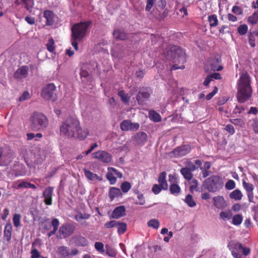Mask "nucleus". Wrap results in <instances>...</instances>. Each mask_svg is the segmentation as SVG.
Returning a JSON list of instances; mask_svg holds the SVG:
<instances>
[{
    "label": "nucleus",
    "instance_id": "53",
    "mask_svg": "<svg viewBox=\"0 0 258 258\" xmlns=\"http://www.w3.org/2000/svg\"><path fill=\"white\" fill-rule=\"evenodd\" d=\"M162 189H163L162 187L159 184H154L152 188L153 192L155 195H157L160 193Z\"/></svg>",
    "mask_w": 258,
    "mask_h": 258
},
{
    "label": "nucleus",
    "instance_id": "60",
    "mask_svg": "<svg viewBox=\"0 0 258 258\" xmlns=\"http://www.w3.org/2000/svg\"><path fill=\"white\" fill-rule=\"evenodd\" d=\"M95 247L98 251L104 252V245L102 242H96L95 243Z\"/></svg>",
    "mask_w": 258,
    "mask_h": 258
},
{
    "label": "nucleus",
    "instance_id": "28",
    "mask_svg": "<svg viewBox=\"0 0 258 258\" xmlns=\"http://www.w3.org/2000/svg\"><path fill=\"white\" fill-rule=\"evenodd\" d=\"M73 238L76 244L78 246H85L88 244L87 240L81 236H76Z\"/></svg>",
    "mask_w": 258,
    "mask_h": 258
},
{
    "label": "nucleus",
    "instance_id": "36",
    "mask_svg": "<svg viewBox=\"0 0 258 258\" xmlns=\"http://www.w3.org/2000/svg\"><path fill=\"white\" fill-rule=\"evenodd\" d=\"M232 215L233 214L230 212V211H222L220 213V218L224 221L230 219Z\"/></svg>",
    "mask_w": 258,
    "mask_h": 258
},
{
    "label": "nucleus",
    "instance_id": "56",
    "mask_svg": "<svg viewBox=\"0 0 258 258\" xmlns=\"http://www.w3.org/2000/svg\"><path fill=\"white\" fill-rule=\"evenodd\" d=\"M218 89L217 87H215L212 92L209 93L206 96V99L207 100H211L213 96L218 92Z\"/></svg>",
    "mask_w": 258,
    "mask_h": 258
},
{
    "label": "nucleus",
    "instance_id": "25",
    "mask_svg": "<svg viewBox=\"0 0 258 258\" xmlns=\"http://www.w3.org/2000/svg\"><path fill=\"white\" fill-rule=\"evenodd\" d=\"M12 226L10 223H7L4 231V238L7 241H9L12 237Z\"/></svg>",
    "mask_w": 258,
    "mask_h": 258
},
{
    "label": "nucleus",
    "instance_id": "20",
    "mask_svg": "<svg viewBox=\"0 0 258 258\" xmlns=\"http://www.w3.org/2000/svg\"><path fill=\"white\" fill-rule=\"evenodd\" d=\"M43 17L46 19V25L51 26L54 23V14L50 10H45L43 12Z\"/></svg>",
    "mask_w": 258,
    "mask_h": 258
},
{
    "label": "nucleus",
    "instance_id": "43",
    "mask_svg": "<svg viewBox=\"0 0 258 258\" xmlns=\"http://www.w3.org/2000/svg\"><path fill=\"white\" fill-rule=\"evenodd\" d=\"M248 43L251 47H254L255 46V35L252 32H249L248 34Z\"/></svg>",
    "mask_w": 258,
    "mask_h": 258
},
{
    "label": "nucleus",
    "instance_id": "26",
    "mask_svg": "<svg viewBox=\"0 0 258 258\" xmlns=\"http://www.w3.org/2000/svg\"><path fill=\"white\" fill-rule=\"evenodd\" d=\"M84 172L85 176L90 180H94L95 179H97L99 181L102 180V178L101 176H99L97 174H94L90 170H88L86 169H84Z\"/></svg>",
    "mask_w": 258,
    "mask_h": 258
},
{
    "label": "nucleus",
    "instance_id": "34",
    "mask_svg": "<svg viewBox=\"0 0 258 258\" xmlns=\"http://www.w3.org/2000/svg\"><path fill=\"white\" fill-rule=\"evenodd\" d=\"M208 21L211 27H214L218 25V20L216 15H212L208 16Z\"/></svg>",
    "mask_w": 258,
    "mask_h": 258
},
{
    "label": "nucleus",
    "instance_id": "63",
    "mask_svg": "<svg viewBox=\"0 0 258 258\" xmlns=\"http://www.w3.org/2000/svg\"><path fill=\"white\" fill-rule=\"evenodd\" d=\"M30 98V94L28 91H25L22 96L19 97V100L23 101L27 100Z\"/></svg>",
    "mask_w": 258,
    "mask_h": 258
},
{
    "label": "nucleus",
    "instance_id": "64",
    "mask_svg": "<svg viewBox=\"0 0 258 258\" xmlns=\"http://www.w3.org/2000/svg\"><path fill=\"white\" fill-rule=\"evenodd\" d=\"M251 126L255 133H258V120L255 118L253 120V122L251 124Z\"/></svg>",
    "mask_w": 258,
    "mask_h": 258
},
{
    "label": "nucleus",
    "instance_id": "16",
    "mask_svg": "<svg viewBox=\"0 0 258 258\" xmlns=\"http://www.w3.org/2000/svg\"><path fill=\"white\" fill-rule=\"evenodd\" d=\"M213 204L218 209H223L227 207L228 204L224 197L221 196L214 197L213 198Z\"/></svg>",
    "mask_w": 258,
    "mask_h": 258
},
{
    "label": "nucleus",
    "instance_id": "24",
    "mask_svg": "<svg viewBox=\"0 0 258 258\" xmlns=\"http://www.w3.org/2000/svg\"><path fill=\"white\" fill-rule=\"evenodd\" d=\"M193 170L187 168L183 167L180 170V172L183 177L187 181H190L193 178Z\"/></svg>",
    "mask_w": 258,
    "mask_h": 258
},
{
    "label": "nucleus",
    "instance_id": "42",
    "mask_svg": "<svg viewBox=\"0 0 258 258\" xmlns=\"http://www.w3.org/2000/svg\"><path fill=\"white\" fill-rule=\"evenodd\" d=\"M242 184L244 188L245 189L246 192H251L254 189V187L252 184L246 182L245 180H242Z\"/></svg>",
    "mask_w": 258,
    "mask_h": 258
},
{
    "label": "nucleus",
    "instance_id": "6",
    "mask_svg": "<svg viewBox=\"0 0 258 258\" xmlns=\"http://www.w3.org/2000/svg\"><path fill=\"white\" fill-rule=\"evenodd\" d=\"M204 183L206 188L211 192H215L222 189L224 185L222 178L218 175H213L207 178Z\"/></svg>",
    "mask_w": 258,
    "mask_h": 258
},
{
    "label": "nucleus",
    "instance_id": "4",
    "mask_svg": "<svg viewBox=\"0 0 258 258\" xmlns=\"http://www.w3.org/2000/svg\"><path fill=\"white\" fill-rule=\"evenodd\" d=\"M167 59L170 60H174V62H178V64H174L172 67V70L184 69V63L186 61V56L184 51L178 46L173 45L170 47L167 51Z\"/></svg>",
    "mask_w": 258,
    "mask_h": 258
},
{
    "label": "nucleus",
    "instance_id": "13",
    "mask_svg": "<svg viewBox=\"0 0 258 258\" xmlns=\"http://www.w3.org/2000/svg\"><path fill=\"white\" fill-rule=\"evenodd\" d=\"M15 158L14 153L9 151L6 153H0V166H5L10 164Z\"/></svg>",
    "mask_w": 258,
    "mask_h": 258
},
{
    "label": "nucleus",
    "instance_id": "2",
    "mask_svg": "<svg viewBox=\"0 0 258 258\" xmlns=\"http://www.w3.org/2000/svg\"><path fill=\"white\" fill-rule=\"evenodd\" d=\"M250 83L249 75L246 71L243 70L237 82L236 97L239 103H244L251 97L252 89Z\"/></svg>",
    "mask_w": 258,
    "mask_h": 258
},
{
    "label": "nucleus",
    "instance_id": "39",
    "mask_svg": "<svg viewBox=\"0 0 258 258\" xmlns=\"http://www.w3.org/2000/svg\"><path fill=\"white\" fill-rule=\"evenodd\" d=\"M131 187V184L129 182L124 181L120 185L121 191L123 193H126L130 190Z\"/></svg>",
    "mask_w": 258,
    "mask_h": 258
},
{
    "label": "nucleus",
    "instance_id": "57",
    "mask_svg": "<svg viewBox=\"0 0 258 258\" xmlns=\"http://www.w3.org/2000/svg\"><path fill=\"white\" fill-rule=\"evenodd\" d=\"M108 171H111L112 173L113 172L118 178H121L122 177V174L121 172L118 171L116 169L113 168V167H108L107 168Z\"/></svg>",
    "mask_w": 258,
    "mask_h": 258
},
{
    "label": "nucleus",
    "instance_id": "52",
    "mask_svg": "<svg viewBox=\"0 0 258 258\" xmlns=\"http://www.w3.org/2000/svg\"><path fill=\"white\" fill-rule=\"evenodd\" d=\"M235 187V182L234 180L230 179L225 184V188L228 190H231Z\"/></svg>",
    "mask_w": 258,
    "mask_h": 258
},
{
    "label": "nucleus",
    "instance_id": "21",
    "mask_svg": "<svg viewBox=\"0 0 258 258\" xmlns=\"http://www.w3.org/2000/svg\"><path fill=\"white\" fill-rule=\"evenodd\" d=\"M222 77L219 73H214L208 75L205 79L203 84L205 86H208L210 83L214 79L220 80Z\"/></svg>",
    "mask_w": 258,
    "mask_h": 258
},
{
    "label": "nucleus",
    "instance_id": "46",
    "mask_svg": "<svg viewBox=\"0 0 258 258\" xmlns=\"http://www.w3.org/2000/svg\"><path fill=\"white\" fill-rule=\"evenodd\" d=\"M185 202L190 207H193L196 206V204L193 199L191 195H187L185 198Z\"/></svg>",
    "mask_w": 258,
    "mask_h": 258
},
{
    "label": "nucleus",
    "instance_id": "61",
    "mask_svg": "<svg viewBox=\"0 0 258 258\" xmlns=\"http://www.w3.org/2000/svg\"><path fill=\"white\" fill-rule=\"evenodd\" d=\"M31 258H39L40 257V254L39 251L36 249L33 248L31 251Z\"/></svg>",
    "mask_w": 258,
    "mask_h": 258
},
{
    "label": "nucleus",
    "instance_id": "59",
    "mask_svg": "<svg viewBox=\"0 0 258 258\" xmlns=\"http://www.w3.org/2000/svg\"><path fill=\"white\" fill-rule=\"evenodd\" d=\"M245 110L244 108L242 106H238L236 105L233 111V113L236 114H240L243 111H244Z\"/></svg>",
    "mask_w": 258,
    "mask_h": 258
},
{
    "label": "nucleus",
    "instance_id": "58",
    "mask_svg": "<svg viewBox=\"0 0 258 258\" xmlns=\"http://www.w3.org/2000/svg\"><path fill=\"white\" fill-rule=\"evenodd\" d=\"M117 225V222L114 220L110 221L109 222H106L104 226L106 228H111L114 227H116Z\"/></svg>",
    "mask_w": 258,
    "mask_h": 258
},
{
    "label": "nucleus",
    "instance_id": "12",
    "mask_svg": "<svg viewBox=\"0 0 258 258\" xmlns=\"http://www.w3.org/2000/svg\"><path fill=\"white\" fill-rule=\"evenodd\" d=\"M191 151V147L189 145H184L177 147L170 153L171 157H180L189 153Z\"/></svg>",
    "mask_w": 258,
    "mask_h": 258
},
{
    "label": "nucleus",
    "instance_id": "19",
    "mask_svg": "<svg viewBox=\"0 0 258 258\" xmlns=\"http://www.w3.org/2000/svg\"><path fill=\"white\" fill-rule=\"evenodd\" d=\"M148 137L146 133L143 132L137 133L134 137V140L138 145H144Z\"/></svg>",
    "mask_w": 258,
    "mask_h": 258
},
{
    "label": "nucleus",
    "instance_id": "37",
    "mask_svg": "<svg viewBox=\"0 0 258 258\" xmlns=\"http://www.w3.org/2000/svg\"><path fill=\"white\" fill-rule=\"evenodd\" d=\"M90 216V214L85 213L84 212H79L77 215L75 216V219L78 222H82L83 220L85 219H88L89 218Z\"/></svg>",
    "mask_w": 258,
    "mask_h": 258
},
{
    "label": "nucleus",
    "instance_id": "35",
    "mask_svg": "<svg viewBox=\"0 0 258 258\" xmlns=\"http://www.w3.org/2000/svg\"><path fill=\"white\" fill-rule=\"evenodd\" d=\"M118 95L120 97L122 102L125 104L128 103L130 97L124 90L119 91L118 92Z\"/></svg>",
    "mask_w": 258,
    "mask_h": 258
},
{
    "label": "nucleus",
    "instance_id": "47",
    "mask_svg": "<svg viewBox=\"0 0 258 258\" xmlns=\"http://www.w3.org/2000/svg\"><path fill=\"white\" fill-rule=\"evenodd\" d=\"M230 122L235 125L243 127L244 125V121L240 118L230 119Z\"/></svg>",
    "mask_w": 258,
    "mask_h": 258
},
{
    "label": "nucleus",
    "instance_id": "10",
    "mask_svg": "<svg viewBox=\"0 0 258 258\" xmlns=\"http://www.w3.org/2000/svg\"><path fill=\"white\" fill-rule=\"evenodd\" d=\"M152 93V90L149 87H142L140 89L136 98L139 105H143L144 102L148 100Z\"/></svg>",
    "mask_w": 258,
    "mask_h": 258
},
{
    "label": "nucleus",
    "instance_id": "31",
    "mask_svg": "<svg viewBox=\"0 0 258 258\" xmlns=\"http://www.w3.org/2000/svg\"><path fill=\"white\" fill-rule=\"evenodd\" d=\"M242 196L243 195L242 192L238 189L234 190L229 195L230 198H231V199H234L235 201L240 200L242 199Z\"/></svg>",
    "mask_w": 258,
    "mask_h": 258
},
{
    "label": "nucleus",
    "instance_id": "17",
    "mask_svg": "<svg viewBox=\"0 0 258 258\" xmlns=\"http://www.w3.org/2000/svg\"><path fill=\"white\" fill-rule=\"evenodd\" d=\"M53 192V187H48L46 188L43 192V197L44 199V202L47 205L52 204V197Z\"/></svg>",
    "mask_w": 258,
    "mask_h": 258
},
{
    "label": "nucleus",
    "instance_id": "33",
    "mask_svg": "<svg viewBox=\"0 0 258 258\" xmlns=\"http://www.w3.org/2000/svg\"><path fill=\"white\" fill-rule=\"evenodd\" d=\"M248 22L252 25H254L258 23V11L254 12L248 17Z\"/></svg>",
    "mask_w": 258,
    "mask_h": 258
},
{
    "label": "nucleus",
    "instance_id": "45",
    "mask_svg": "<svg viewBox=\"0 0 258 258\" xmlns=\"http://www.w3.org/2000/svg\"><path fill=\"white\" fill-rule=\"evenodd\" d=\"M248 31V27L245 24L240 25L237 28V32L240 35H245Z\"/></svg>",
    "mask_w": 258,
    "mask_h": 258
},
{
    "label": "nucleus",
    "instance_id": "49",
    "mask_svg": "<svg viewBox=\"0 0 258 258\" xmlns=\"http://www.w3.org/2000/svg\"><path fill=\"white\" fill-rule=\"evenodd\" d=\"M242 221V217L240 215H236L232 218V223L234 225H240Z\"/></svg>",
    "mask_w": 258,
    "mask_h": 258
},
{
    "label": "nucleus",
    "instance_id": "48",
    "mask_svg": "<svg viewBox=\"0 0 258 258\" xmlns=\"http://www.w3.org/2000/svg\"><path fill=\"white\" fill-rule=\"evenodd\" d=\"M159 225V222L155 219H151L148 222V226L154 229H158Z\"/></svg>",
    "mask_w": 258,
    "mask_h": 258
},
{
    "label": "nucleus",
    "instance_id": "15",
    "mask_svg": "<svg viewBox=\"0 0 258 258\" xmlns=\"http://www.w3.org/2000/svg\"><path fill=\"white\" fill-rule=\"evenodd\" d=\"M28 67L27 66H23L16 70L14 73V77L17 79L25 78L28 76Z\"/></svg>",
    "mask_w": 258,
    "mask_h": 258
},
{
    "label": "nucleus",
    "instance_id": "54",
    "mask_svg": "<svg viewBox=\"0 0 258 258\" xmlns=\"http://www.w3.org/2000/svg\"><path fill=\"white\" fill-rule=\"evenodd\" d=\"M21 216L19 214H15L13 217L14 225L15 227H18L20 225Z\"/></svg>",
    "mask_w": 258,
    "mask_h": 258
},
{
    "label": "nucleus",
    "instance_id": "18",
    "mask_svg": "<svg viewBox=\"0 0 258 258\" xmlns=\"http://www.w3.org/2000/svg\"><path fill=\"white\" fill-rule=\"evenodd\" d=\"M109 198L111 201H112L115 198H122V194L121 190L115 187H111L108 193Z\"/></svg>",
    "mask_w": 258,
    "mask_h": 258
},
{
    "label": "nucleus",
    "instance_id": "7",
    "mask_svg": "<svg viewBox=\"0 0 258 258\" xmlns=\"http://www.w3.org/2000/svg\"><path fill=\"white\" fill-rule=\"evenodd\" d=\"M56 88L53 83H50L45 86L41 92V96L45 99L55 101L57 100Z\"/></svg>",
    "mask_w": 258,
    "mask_h": 258
},
{
    "label": "nucleus",
    "instance_id": "32",
    "mask_svg": "<svg viewBox=\"0 0 258 258\" xmlns=\"http://www.w3.org/2000/svg\"><path fill=\"white\" fill-rule=\"evenodd\" d=\"M169 190L171 194L177 195L180 192L181 188L177 183H171L169 186Z\"/></svg>",
    "mask_w": 258,
    "mask_h": 258
},
{
    "label": "nucleus",
    "instance_id": "38",
    "mask_svg": "<svg viewBox=\"0 0 258 258\" xmlns=\"http://www.w3.org/2000/svg\"><path fill=\"white\" fill-rule=\"evenodd\" d=\"M106 177L109 181L110 184H114L116 182V178L113 175L111 171H108V172L106 175Z\"/></svg>",
    "mask_w": 258,
    "mask_h": 258
},
{
    "label": "nucleus",
    "instance_id": "55",
    "mask_svg": "<svg viewBox=\"0 0 258 258\" xmlns=\"http://www.w3.org/2000/svg\"><path fill=\"white\" fill-rule=\"evenodd\" d=\"M185 167L184 168H187L190 169L191 170L195 171L197 169V167L195 164H194L190 161H186L185 163Z\"/></svg>",
    "mask_w": 258,
    "mask_h": 258
},
{
    "label": "nucleus",
    "instance_id": "51",
    "mask_svg": "<svg viewBox=\"0 0 258 258\" xmlns=\"http://www.w3.org/2000/svg\"><path fill=\"white\" fill-rule=\"evenodd\" d=\"M117 231L119 234L123 233L126 230V225L124 223L117 222Z\"/></svg>",
    "mask_w": 258,
    "mask_h": 258
},
{
    "label": "nucleus",
    "instance_id": "27",
    "mask_svg": "<svg viewBox=\"0 0 258 258\" xmlns=\"http://www.w3.org/2000/svg\"><path fill=\"white\" fill-rule=\"evenodd\" d=\"M114 37L118 40H124L127 38V34L123 31L116 29L113 32Z\"/></svg>",
    "mask_w": 258,
    "mask_h": 258
},
{
    "label": "nucleus",
    "instance_id": "3",
    "mask_svg": "<svg viewBox=\"0 0 258 258\" xmlns=\"http://www.w3.org/2000/svg\"><path fill=\"white\" fill-rule=\"evenodd\" d=\"M90 20L75 24L71 28V43L76 50L79 49L78 42L82 41L92 25Z\"/></svg>",
    "mask_w": 258,
    "mask_h": 258
},
{
    "label": "nucleus",
    "instance_id": "5",
    "mask_svg": "<svg viewBox=\"0 0 258 258\" xmlns=\"http://www.w3.org/2000/svg\"><path fill=\"white\" fill-rule=\"evenodd\" d=\"M30 126L32 131H38L46 128L48 125L47 117L43 113L34 112L30 118Z\"/></svg>",
    "mask_w": 258,
    "mask_h": 258
},
{
    "label": "nucleus",
    "instance_id": "62",
    "mask_svg": "<svg viewBox=\"0 0 258 258\" xmlns=\"http://www.w3.org/2000/svg\"><path fill=\"white\" fill-rule=\"evenodd\" d=\"M232 12L237 15H241L243 13L242 9L240 7L236 6L233 7Z\"/></svg>",
    "mask_w": 258,
    "mask_h": 258
},
{
    "label": "nucleus",
    "instance_id": "11",
    "mask_svg": "<svg viewBox=\"0 0 258 258\" xmlns=\"http://www.w3.org/2000/svg\"><path fill=\"white\" fill-rule=\"evenodd\" d=\"M75 230V226L71 224H64L59 228L58 234V237L64 238L72 235Z\"/></svg>",
    "mask_w": 258,
    "mask_h": 258
},
{
    "label": "nucleus",
    "instance_id": "44",
    "mask_svg": "<svg viewBox=\"0 0 258 258\" xmlns=\"http://www.w3.org/2000/svg\"><path fill=\"white\" fill-rule=\"evenodd\" d=\"M125 211H113L111 217L114 219H118L125 215Z\"/></svg>",
    "mask_w": 258,
    "mask_h": 258
},
{
    "label": "nucleus",
    "instance_id": "30",
    "mask_svg": "<svg viewBox=\"0 0 258 258\" xmlns=\"http://www.w3.org/2000/svg\"><path fill=\"white\" fill-rule=\"evenodd\" d=\"M149 117L150 120L155 122H160L161 120V116L155 111L152 110L149 112Z\"/></svg>",
    "mask_w": 258,
    "mask_h": 258
},
{
    "label": "nucleus",
    "instance_id": "9",
    "mask_svg": "<svg viewBox=\"0 0 258 258\" xmlns=\"http://www.w3.org/2000/svg\"><path fill=\"white\" fill-rule=\"evenodd\" d=\"M92 156L93 158L103 163L109 164L112 162V155L105 151L99 150L93 153Z\"/></svg>",
    "mask_w": 258,
    "mask_h": 258
},
{
    "label": "nucleus",
    "instance_id": "23",
    "mask_svg": "<svg viewBox=\"0 0 258 258\" xmlns=\"http://www.w3.org/2000/svg\"><path fill=\"white\" fill-rule=\"evenodd\" d=\"M220 61L219 59H216L215 62H213L211 63L209 68H207L206 70L207 72L209 71H220L223 68L222 66L220 65Z\"/></svg>",
    "mask_w": 258,
    "mask_h": 258
},
{
    "label": "nucleus",
    "instance_id": "50",
    "mask_svg": "<svg viewBox=\"0 0 258 258\" xmlns=\"http://www.w3.org/2000/svg\"><path fill=\"white\" fill-rule=\"evenodd\" d=\"M54 41L52 38L49 39L48 43L46 44L47 50L50 52H53L55 50Z\"/></svg>",
    "mask_w": 258,
    "mask_h": 258
},
{
    "label": "nucleus",
    "instance_id": "1",
    "mask_svg": "<svg viewBox=\"0 0 258 258\" xmlns=\"http://www.w3.org/2000/svg\"><path fill=\"white\" fill-rule=\"evenodd\" d=\"M60 133L68 138H73L84 140L89 135L87 128L80 126L79 120L72 117H68L60 127Z\"/></svg>",
    "mask_w": 258,
    "mask_h": 258
},
{
    "label": "nucleus",
    "instance_id": "41",
    "mask_svg": "<svg viewBox=\"0 0 258 258\" xmlns=\"http://www.w3.org/2000/svg\"><path fill=\"white\" fill-rule=\"evenodd\" d=\"M190 187L189 190L191 192H193L194 191H197L198 190V181L196 179H192L191 180V181L190 182Z\"/></svg>",
    "mask_w": 258,
    "mask_h": 258
},
{
    "label": "nucleus",
    "instance_id": "40",
    "mask_svg": "<svg viewBox=\"0 0 258 258\" xmlns=\"http://www.w3.org/2000/svg\"><path fill=\"white\" fill-rule=\"evenodd\" d=\"M22 3L25 5V8L30 11L33 7L34 5V0H21Z\"/></svg>",
    "mask_w": 258,
    "mask_h": 258
},
{
    "label": "nucleus",
    "instance_id": "22",
    "mask_svg": "<svg viewBox=\"0 0 258 258\" xmlns=\"http://www.w3.org/2000/svg\"><path fill=\"white\" fill-rule=\"evenodd\" d=\"M166 172L165 171H163L160 173L158 179V181L159 183V184L162 187L163 189L164 190H166L168 188V184L166 180Z\"/></svg>",
    "mask_w": 258,
    "mask_h": 258
},
{
    "label": "nucleus",
    "instance_id": "29",
    "mask_svg": "<svg viewBox=\"0 0 258 258\" xmlns=\"http://www.w3.org/2000/svg\"><path fill=\"white\" fill-rule=\"evenodd\" d=\"M58 254L61 257H66L70 256L69 247L65 246H61L58 248Z\"/></svg>",
    "mask_w": 258,
    "mask_h": 258
},
{
    "label": "nucleus",
    "instance_id": "8",
    "mask_svg": "<svg viewBox=\"0 0 258 258\" xmlns=\"http://www.w3.org/2000/svg\"><path fill=\"white\" fill-rule=\"evenodd\" d=\"M250 249L248 247H243L240 243H236L231 249V253L234 258H246L248 255Z\"/></svg>",
    "mask_w": 258,
    "mask_h": 258
},
{
    "label": "nucleus",
    "instance_id": "14",
    "mask_svg": "<svg viewBox=\"0 0 258 258\" xmlns=\"http://www.w3.org/2000/svg\"><path fill=\"white\" fill-rule=\"evenodd\" d=\"M120 129L122 131H135L139 129L140 124L136 122H132L130 120H124L120 124Z\"/></svg>",
    "mask_w": 258,
    "mask_h": 258
}]
</instances>
